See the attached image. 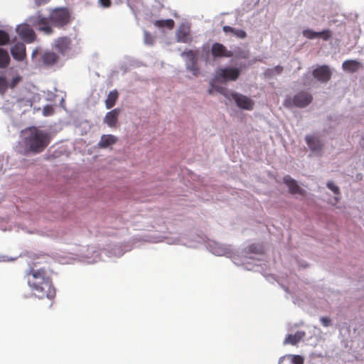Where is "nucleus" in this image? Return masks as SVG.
Masks as SVG:
<instances>
[{"instance_id":"obj_1","label":"nucleus","mask_w":364,"mask_h":364,"mask_svg":"<svg viewBox=\"0 0 364 364\" xmlns=\"http://www.w3.org/2000/svg\"><path fill=\"white\" fill-rule=\"evenodd\" d=\"M48 256L43 255L38 257L36 261L32 263L29 269L26 272L28 278V284L32 291L42 296H55L56 294L55 288L53 286L52 279L47 275V271L45 268L37 269L38 264L46 262Z\"/></svg>"},{"instance_id":"obj_38","label":"nucleus","mask_w":364,"mask_h":364,"mask_svg":"<svg viewBox=\"0 0 364 364\" xmlns=\"http://www.w3.org/2000/svg\"><path fill=\"white\" fill-rule=\"evenodd\" d=\"M53 113V108L50 106H46L43 109V114L45 116L50 115Z\"/></svg>"},{"instance_id":"obj_23","label":"nucleus","mask_w":364,"mask_h":364,"mask_svg":"<svg viewBox=\"0 0 364 364\" xmlns=\"http://www.w3.org/2000/svg\"><path fill=\"white\" fill-rule=\"evenodd\" d=\"M154 25L158 28L172 29L175 26V22L173 19L156 20L154 22Z\"/></svg>"},{"instance_id":"obj_29","label":"nucleus","mask_w":364,"mask_h":364,"mask_svg":"<svg viewBox=\"0 0 364 364\" xmlns=\"http://www.w3.org/2000/svg\"><path fill=\"white\" fill-rule=\"evenodd\" d=\"M292 364H304V358L299 355H288Z\"/></svg>"},{"instance_id":"obj_24","label":"nucleus","mask_w":364,"mask_h":364,"mask_svg":"<svg viewBox=\"0 0 364 364\" xmlns=\"http://www.w3.org/2000/svg\"><path fill=\"white\" fill-rule=\"evenodd\" d=\"M10 63V57L8 52L0 48V68H6Z\"/></svg>"},{"instance_id":"obj_36","label":"nucleus","mask_w":364,"mask_h":364,"mask_svg":"<svg viewBox=\"0 0 364 364\" xmlns=\"http://www.w3.org/2000/svg\"><path fill=\"white\" fill-rule=\"evenodd\" d=\"M100 4L105 8H108L111 6V0H99Z\"/></svg>"},{"instance_id":"obj_37","label":"nucleus","mask_w":364,"mask_h":364,"mask_svg":"<svg viewBox=\"0 0 364 364\" xmlns=\"http://www.w3.org/2000/svg\"><path fill=\"white\" fill-rule=\"evenodd\" d=\"M223 31L226 33H231L233 34L234 31H235V28L230 26H224L223 27Z\"/></svg>"},{"instance_id":"obj_7","label":"nucleus","mask_w":364,"mask_h":364,"mask_svg":"<svg viewBox=\"0 0 364 364\" xmlns=\"http://www.w3.org/2000/svg\"><path fill=\"white\" fill-rule=\"evenodd\" d=\"M16 32L20 38L26 43H31L36 39V34L31 28V23H23L16 28Z\"/></svg>"},{"instance_id":"obj_40","label":"nucleus","mask_w":364,"mask_h":364,"mask_svg":"<svg viewBox=\"0 0 364 364\" xmlns=\"http://www.w3.org/2000/svg\"><path fill=\"white\" fill-rule=\"evenodd\" d=\"M36 6H39L41 5L45 4L48 3L50 0H34Z\"/></svg>"},{"instance_id":"obj_41","label":"nucleus","mask_w":364,"mask_h":364,"mask_svg":"<svg viewBox=\"0 0 364 364\" xmlns=\"http://www.w3.org/2000/svg\"><path fill=\"white\" fill-rule=\"evenodd\" d=\"M214 90H215V87H214L213 82H211L210 87L208 89V92L210 95H212Z\"/></svg>"},{"instance_id":"obj_14","label":"nucleus","mask_w":364,"mask_h":364,"mask_svg":"<svg viewBox=\"0 0 364 364\" xmlns=\"http://www.w3.org/2000/svg\"><path fill=\"white\" fill-rule=\"evenodd\" d=\"M305 139L311 151L316 153L321 152L323 144L317 136L313 135H307Z\"/></svg>"},{"instance_id":"obj_5","label":"nucleus","mask_w":364,"mask_h":364,"mask_svg":"<svg viewBox=\"0 0 364 364\" xmlns=\"http://www.w3.org/2000/svg\"><path fill=\"white\" fill-rule=\"evenodd\" d=\"M198 50H189L181 53V56L186 58V66L187 70L192 72L193 75L197 76L199 73V68L197 65Z\"/></svg>"},{"instance_id":"obj_26","label":"nucleus","mask_w":364,"mask_h":364,"mask_svg":"<svg viewBox=\"0 0 364 364\" xmlns=\"http://www.w3.org/2000/svg\"><path fill=\"white\" fill-rule=\"evenodd\" d=\"M302 34L308 39H314L318 38V32L314 31L311 29H305L303 31Z\"/></svg>"},{"instance_id":"obj_12","label":"nucleus","mask_w":364,"mask_h":364,"mask_svg":"<svg viewBox=\"0 0 364 364\" xmlns=\"http://www.w3.org/2000/svg\"><path fill=\"white\" fill-rule=\"evenodd\" d=\"M120 112L121 109L119 108H115L108 112L103 119L104 123L110 128L117 127Z\"/></svg>"},{"instance_id":"obj_9","label":"nucleus","mask_w":364,"mask_h":364,"mask_svg":"<svg viewBox=\"0 0 364 364\" xmlns=\"http://www.w3.org/2000/svg\"><path fill=\"white\" fill-rule=\"evenodd\" d=\"M312 100L313 97L310 93L301 91L294 95L293 103L296 107H305L311 102Z\"/></svg>"},{"instance_id":"obj_39","label":"nucleus","mask_w":364,"mask_h":364,"mask_svg":"<svg viewBox=\"0 0 364 364\" xmlns=\"http://www.w3.org/2000/svg\"><path fill=\"white\" fill-rule=\"evenodd\" d=\"M145 41L146 43L152 44L154 38L148 33H145Z\"/></svg>"},{"instance_id":"obj_27","label":"nucleus","mask_w":364,"mask_h":364,"mask_svg":"<svg viewBox=\"0 0 364 364\" xmlns=\"http://www.w3.org/2000/svg\"><path fill=\"white\" fill-rule=\"evenodd\" d=\"M215 90L224 95L227 99L230 100L231 92L225 87L214 85Z\"/></svg>"},{"instance_id":"obj_2","label":"nucleus","mask_w":364,"mask_h":364,"mask_svg":"<svg viewBox=\"0 0 364 364\" xmlns=\"http://www.w3.org/2000/svg\"><path fill=\"white\" fill-rule=\"evenodd\" d=\"M50 142V135L44 130L33 127L28 128L25 132L24 144L33 153L42 152Z\"/></svg>"},{"instance_id":"obj_35","label":"nucleus","mask_w":364,"mask_h":364,"mask_svg":"<svg viewBox=\"0 0 364 364\" xmlns=\"http://www.w3.org/2000/svg\"><path fill=\"white\" fill-rule=\"evenodd\" d=\"M320 321L325 327H328L331 325V320L329 317H321L320 318Z\"/></svg>"},{"instance_id":"obj_33","label":"nucleus","mask_w":364,"mask_h":364,"mask_svg":"<svg viewBox=\"0 0 364 364\" xmlns=\"http://www.w3.org/2000/svg\"><path fill=\"white\" fill-rule=\"evenodd\" d=\"M21 80H22V77L21 76H19V75L16 76L15 77H14L11 80L9 86L11 89H14Z\"/></svg>"},{"instance_id":"obj_3","label":"nucleus","mask_w":364,"mask_h":364,"mask_svg":"<svg viewBox=\"0 0 364 364\" xmlns=\"http://www.w3.org/2000/svg\"><path fill=\"white\" fill-rule=\"evenodd\" d=\"M49 14L53 28H65L73 22L74 18L71 11L66 7L53 9Z\"/></svg>"},{"instance_id":"obj_32","label":"nucleus","mask_w":364,"mask_h":364,"mask_svg":"<svg viewBox=\"0 0 364 364\" xmlns=\"http://www.w3.org/2000/svg\"><path fill=\"white\" fill-rule=\"evenodd\" d=\"M327 187L331 190L336 195H339L340 194V190H339V188L336 186L333 182L331 181H328L327 183Z\"/></svg>"},{"instance_id":"obj_42","label":"nucleus","mask_w":364,"mask_h":364,"mask_svg":"<svg viewBox=\"0 0 364 364\" xmlns=\"http://www.w3.org/2000/svg\"><path fill=\"white\" fill-rule=\"evenodd\" d=\"M290 105H291V99L286 100L284 102V106H285V107H290Z\"/></svg>"},{"instance_id":"obj_31","label":"nucleus","mask_w":364,"mask_h":364,"mask_svg":"<svg viewBox=\"0 0 364 364\" xmlns=\"http://www.w3.org/2000/svg\"><path fill=\"white\" fill-rule=\"evenodd\" d=\"M331 37V31L328 29L323 30L318 32V38H321L324 41H328Z\"/></svg>"},{"instance_id":"obj_34","label":"nucleus","mask_w":364,"mask_h":364,"mask_svg":"<svg viewBox=\"0 0 364 364\" xmlns=\"http://www.w3.org/2000/svg\"><path fill=\"white\" fill-rule=\"evenodd\" d=\"M233 35L241 39L245 38L247 37L246 32L241 29L235 28V31H234Z\"/></svg>"},{"instance_id":"obj_10","label":"nucleus","mask_w":364,"mask_h":364,"mask_svg":"<svg viewBox=\"0 0 364 364\" xmlns=\"http://www.w3.org/2000/svg\"><path fill=\"white\" fill-rule=\"evenodd\" d=\"M313 76L321 82H328L331 77V72L327 65H321L312 72Z\"/></svg>"},{"instance_id":"obj_8","label":"nucleus","mask_w":364,"mask_h":364,"mask_svg":"<svg viewBox=\"0 0 364 364\" xmlns=\"http://www.w3.org/2000/svg\"><path fill=\"white\" fill-rule=\"evenodd\" d=\"M230 95V100H234L238 107L247 110L253 109L255 102L251 98L236 92H232Z\"/></svg>"},{"instance_id":"obj_43","label":"nucleus","mask_w":364,"mask_h":364,"mask_svg":"<svg viewBox=\"0 0 364 364\" xmlns=\"http://www.w3.org/2000/svg\"><path fill=\"white\" fill-rule=\"evenodd\" d=\"M38 53V48H36L35 50H33V51L32 52V55H31V57L32 58H34Z\"/></svg>"},{"instance_id":"obj_15","label":"nucleus","mask_w":364,"mask_h":364,"mask_svg":"<svg viewBox=\"0 0 364 364\" xmlns=\"http://www.w3.org/2000/svg\"><path fill=\"white\" fill-rule=\"evenodd\" d=\"M284 183L288 186L291 194L304 195L305 191L299 187L296 181L290 176L287 175L283 178Z\"/></svg>"},{"instance_id":"obj_21","label":"nucleus","mask_w":364,"mask_h":364,"mask_svg":"<svg viewBox=\"0 0 364 364\" xmlns=\"http://www.w3.org/2000/svg\"><path fill=\"white\" fill-rule=\"evenodd\" d=\"M305 336L304 331H297L295 334H289L287 336L284 343L287 344L289 343L291 345L297 344Z\"/></svg>"},{"instance_id":"obj_16","label":"nucleus","mask_w":364,"mask_h":364,"mask_svg":"<svg viewBox=\"0 0 364 364\" xmlns=\"http://www.w3.org/2000/svg\"><path fill=\"white\" fill-rule=\"evenodd\" d=\"M13 58L18 61H22L26 58V46L23 43H16L11 49Z\"/></svg>"},{"instance_id":"obj_28","label":"nucleus","mask_w":364,"mask_h":364,"mask_svg":"<svg viewBox=\"0 0 364 364\" xmlns=\"http://www.w3.org/2000/svg\"><path fill=\"white\" fill-rule=\"evenodd\" d=\"M9 87L8 82L5 77H0V94H4Z\"/></svg>"},{"instance_id":"obj_30","label":"nucleus","mask_w":364,"mask_h":364,"mask_svg":"<svg viewBox=\"0 0 364 364\" xmlns=\"http://www.w3.org/2000/svg\"><path fill=\"white\" fill-rule=\"evenodd\" d=\"M247 249L250 252H253L256 254H261L263 252L262 247L259 245L252 244L250 245L247 247Z\"/></svg>"},{"instance_id":"obj_20","label":"nucleus","mask_w":364,"mask_h":364,"mask_svg":"<svg viewBox=\"0 0 364 364\" xmlns=\"http://www.w3.org/2000/svg\"><path fill=\"white\" fill-rule=\"evenodd\" d=\"M361 67L360 62L355 60H347L342 64L344 70L349 73H355Z\"/></svg>"},{"instance_id":"obj_17","label":"nucleus","mask_w":364,"mask_h":364,"mask_svg":"<svg viewBox=\"0 0 364 364\" xmlns=\"http://www.w3.org/2000/svg\"><path fill=\"white\" fill-rule=\"evenodd\" d=\"M71 40L68 36L60 37L55 41V48L62 54L70 49Z\"/></svg>"},{"instance_id":"obj_22","label":"nucleus","mask_w":364,"mask_h":364,"mask_svg":"<svg viewBox=\"0 0 364 364\" xmlns=\"http://www.w3.org/2000/svg\"><path fill=\"white\" fill-rule=\"evenodd\" d=\"M119 97V94L117 90L111 91L105 100V105L107 109H111L113 107Z\"/></svg>"},{"instance_id":"obj_6","label":"nucleus","mask_w":364,"mask_h":364,"mask_svg":"<svg viewBox=\"0 0 364 364\" xmlns=\"http://www.w3.org/2000/svg\"><path fill=\"white\" fill-rule=\"evenodd\" d=\"M239 68H220L216 71L215 80L218 81H235L240 76Z\"/></svg>"},{"instance_id":"obj_25","label":"nucleus","mask_w":364,"mask_h":364,"mask_svg":"<svg viewBox=\"0 0 364 364\" xmlns=\"http://www.w3.org/2000/svg\"><path fill=\"white\" fill-rule=\"evenodd\" d=\"M10 41L9 35L4 31L0 30V46H5Z\"/></svg>"},{"instance_id":"obj_4","label":"nucleus","mask_w":364,"mask_h":364,"mask_svg":"<svg viewBox=\"0 0 364 364\" xmlns=\"http://www.w3.org/2000/svg\"><path fill=\"white\" fill-rule=\"evenodd\" d=\"M28 21L31 23L32 27L46 35L49 36L54 33V28L50 16L46 17L40 11H38L35 15L30 16L28 18Z\"/></svg>"},{"instance_id":"obj_13","label":"nucleus","mask_w":364,"mask_h":364,"mask_svg":"<svg viewBox=\"0 0 364 364\" xmlns=\"http://www.w3.org/2000/svg\"><path fill=\"white\" fill-rule=\"evenodd\" d=\"M118 141V138L112 134H103L96 147L99 149H112Z\"/></svg>"},{"instance_id":"obj_11","label":"nucleus","mask_w":364,"mask_h":364,"mask_svg":"<svg viewBox=\"0 0 364 364\" xmlns=\"http://www.w3.org/2000/svg\"><path fill=\"white\" fill-rule=\"evenodd\" d=\"M211 53L215 58H230L233 56V53L228 50L225 46L219 43H215L211 47Z\"/></svg>"},{"instance_id":"obj_18","label":"nucleus","mask_w":364,"mask_h":364,"mask_svg":"<svg viewBox=\"0 0 364 364\" xmlns=\"http://www.w3.org/2000/svg\"><path fill=\"white\" fill-rule=\"evenodd\" d=\"M176 38L177 41L180 43H191L192 38L191 37L190 28L185 26H180L176 33Z\"/></svg>"},{"instance_id":"obj_19","label":"nucleus","mask_w":364,"mask_h":364,"mask_svg":"<svg viewBox=\"0 0 364 364\" xmlns=\"http://www.w3.org/2000/svg\"><path fill=\"white\" fill-rule=\"evenodd\" d=\"M58 55L53 51H45L41 56L43 63L47 66H52L58 61Z\"/></svg>"}]
</instances>
